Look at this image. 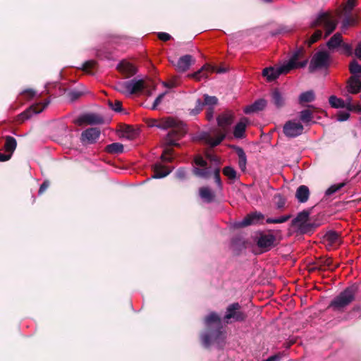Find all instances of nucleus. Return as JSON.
<instances>
[{"instance_id": "7c9ffc66", "label": "nucleus", "mask_w": 361, "mask_h": 361, "mask_svg": "<svg viewBox=\"0 0 361 361\" xmlns=\"http://www.w3.org/2000/svg\"><path fill=\"white\" fill-rule=\"evenodd\" d=\"M343 95L345 97V99L344 100V103L345 104V110H348V111H361V106L360 104H353L352 102V97L348 94H343Z\"/></svg>"}, {"instance_id": "3c124183", "label": "nucleus", "mask_w": 361, "mask_h": 361, "mask_svg": "<svg viewBox=\"0 0 361 361\" xmlns=\"http://www.w3.org/2000/svg\"><path fill=\"white\" fill-rule=\"evenodd\" d=\"M357 0H348L344 7L345 14H350L353 9L356 6Z\"/></svg>"}, {"instance_id": "ea45409f", "label": "nucleus", "mask_w": 361, "mask_h": 361, "mask_svg": "<svg viewBox=\"0 0 361 361\" xmlns=\"http://www.w3.org/2000/svg\"><path fill=\"white\" fill-rule=\"evenodd\" d=\"M224 137H225L224 134L219 135L215 138L208 136L206 139V141L212 147H214V146L219 145L221 143V142L224 139Z\"/></svg>"}, {"instance_id": "cd10ccee", "label": "nucleus", "mask_w": 361, "mask_h": 361, "mask_svg": "<svg viewBox=\"0 0 361 361\" xmlns=\"http://www.w3.org/2000/svg\"><path fill=\"white\" fill-rule=\"evenodd\" d=\"M342 42L343 39L341 35L337 32L334 34L327 42L326 46L329 49H334L335 48L340 47Z\"/></svg>"}, {"instance_id": "4468645a", "label": "nucleus", "mask_w": 361, "mask_h": 361, "mask_svg": "<svg viewBox=\"0 0 361 361\" xmlns=\"http://www.w3.org/2000/svg\"><path fill=\"white\" fill-rule=\"evenodd\" d=\"M302 56L303 50L302 49H298L293 53L288 61L290 62H292L293 65L297 68H304L307 66L308 63V59H305L300 61V59L302 58Z\"/></svg>"}, {"instance_id": "0e129e2a", "label": "nucleus", "mask_w": 361, "mask_h": 361, "mask_svg": "<svg viewBox=\"0 0 361 361\" xmlns=\"http://www.w3.org/2000/svg\"><path fill=\"white\" fill-rule=\"evenodd\" d=\"M158 37L159 39L166 42L171 38V36L169 33L161 32L158 33Z\"/></svg>"}, {"instance_id": "8fccbe9b", "label": "nucleus", "mask_w": 361, "mask_h": 361, "mask_svg": "<svg viewBox=\"0 0 361 361\" xmlns=\"http://www.w3.org/2000/svg\"><path fill=\"white\" fill-rule=\"evenodd\" d=\"M346 16L343 20L342 27L347 28L349 25H355L356 23V20L350 16V14H345Z\"/></svg>"}, {"instance_id": "603ef678", "label": "nucleus", "mask_w": 361, "mask_h": 361, "mask_svg": "<svg viewBox=\"0 0 361 361\" xmlns=\"http://www.w3.org/2000/svg\"><path fill=\"white\" fill-rule=\"evenodd\" d=\"M350 111H348V110L345 111H338L336 114V120L340 122L347 121L350 117Z\"/></svg>"}, {"instance_id": "6e6552de", "label": "nucleus", "mask_w": 361, "mask_h": 361, "mask_svg": "<svg viewBox=\"0 0 361 361\" xmlns=\"http://www.w3.org/2000/svg\"><path fill=\"white\" fill-rule=\"evenodd\" d=\"M49 100H46L44 102L31 106L28 109L20 114V119L23 121L29 119L34 114L41 113L49 105Z\"/></svg>"}, {"instance_id": "a19ab883", "label": "nucleus", "mask_w": 361, "mask_h": 361, "mask_svg": "<svg viewBox=\"0 0 361 361\" xmlns=\"http://www.w3.org/2000/svg\"><path fill=\"white\" fill-rule=\"evenodd\" d=\"M291 216L290 214L281 216L278 218H268L266 220L267 224H281L287 221Z\"/></svg>"}, {"instance_id": "f257e3e1", "label": "nucleus", "mask_w": 361, "mask_h": 361, "mask_svg": "<svg viewBox=\"0 0 361 361\" xmlns=\"http://www.w3.org/2000/svg\"><path fill=\"white\" fill-rule=\"evenodd\" d=\"M204 324L208 330L200 336L203 346L206 348L212 346L222 348L226 344V333L223 329L219 316L211 312L205 317Z\"/></svg>"}, {"instance_id": "6ab92c4d", "label": "nucleus", "mask_w": 361, "mask_h": 361, "mask_svg": "<svg viewBox=\"0 0 361 361\" xmlns=\"http://www.w3.org/2000/svg\"><path fill=\"white\" fill-rule=\"evenodd\" d=\"M361 91V80L360 78L351 76L347 85V92L350 94H356Z\"/></svg>"}, {"instance_id": "9b49d317", "label": "nucleus", "mask_w": 361, "mask_h": 361, "mask_svg": "<svg viewBox=\"0 0 361 361\" xmlns=\"http://www.w3.org/2000/svg\"><path fill=\"white\" fill-rule=\"evenodd\" d=\"M216 72L219 73L226 72L224 68L216 69V67L209 64L203 66L198 71L192 74L191 76L197 80H201L202 78H207L208 77L207 73Z\"/></svg>"}, {"instance_id": "4be33fe9", "label": "nucleus", "mask_w": 361, "mask_h": 361, "mask_svg": "<svg viewBox=\"0 0 361 361\" xmlns=\"http://www.w3.org/2000/svg\"><path fill=\"white\" fill-rule=\"evenodd\" d=\"M310 212L307 211H302L298 214L297 216L293 219L292 224L300 228L305 226V224L308 220Z\"/></svg>"}, {"instance_id": "a211bd4d", "label": "nucleus", "mask_w": 361, "mask_h": 361, "mask_svg": "<svg viewBox=\"0 0 361 361\" xmlns=\"http://www.w3.org/2000/svg\"><path fill=\"white\" fill-rule=\"evenodd\" d=\"M117 69L127 77L132 76L136 73L135 67L128 61H122L117 65Z\"/></svg>"}, {"instance_id": "c85d7f7f", "label": "nucleus", "mask_w": 361, "mask_h": 361, "mask_svg": "<svg viewBox=\"0 0 361 361\" xmlns=\"http://www.w3.org/2000/svg\"><path fill=\"white\" fill-rule=\"evenodd\" d=\"M271 99L277 108L282 107L285 104V99L278 90H274L271 93Z\"/></svg>"}, {"instance_id": "2eb2a0df", "label": "nucleus", "mask_w": 361, "mask_h": 361, "mask_svg": "<svg viewBox=\"0 0 361 361\" xmlns=\"http://www.w3.org/2000/svg\"><path fill=\"white\" fill-rule=\"evenodd\" d=\"M194 61L195 60L191 55L186 54L181 56L175 66L179 72H185L189 69Z\"/></svg>"}, {"instance_id": "b1692460", "label": "nucleus", "mask_w": 361, "mask_h": 361, "mask_svg": "<svg viewBox=\"0 0 361 361\" xmlns=\"http://www.w3.org/2000/svg\"><path fill=\"white\" fill-rule=\"evenodd\" d=\"M199 195L201 199L207 203H210L214 200L215 194L208 187L200 188L199 190Z\"/></svg>"}, {"instance_id": "a18cd8bd", "label": "nucleus", "mask_w": 361, "mask_h": 361, "mask_svg": "<svg viewBox=\"0 0 361 361\" xmlns=\"http://www.w3.org/2000/svg\"><path fill=\"white\" fill-rule=\"evenodd\" d=\"M217 98L214 96L204 95V105H207L209 107H213L217 103Z\"/></svg>"}, {"instance_id": "13d9d810", "label": "nucleus", "mask_w": 361, "mask_h": 361, "mask_svg": "<svg viewBox=\"0 0 361 361\" xmlns=\"http://www.w3.org/2000/svg\"><path fill=\"white\" fill-rule=\"evenodd\" d=\"M111 108L116 112H120L122 110V104L120 101H115L114 103L109 102Z\"/></svg>"}, {"instance_id": "de8ad7c7", "label": "nucleus", "mask_w": 361, "mask_h": 361, "mask_svg": "<svg viewBox=\"0 0 361 361\" xmlns=\"http://www.w3.org/2000/svg\"><path fill=\"white\" fill-rule=\"evenodd\" d=\"M204 106L203 102L200 99H197L196 102V106L194 109H190V114L191 116H195L198 114L202 109Z\"/></svg>"}, {"instance_id": "09e8293b", "label": "nucleus", "mask_w": 361, "mask_h": 361, "mask_svg": "<svg viewBox=\"0 0 361 361\" xmlns=\"http://www.w3.org/2000/svg\"><path fill=\"white\" fill-rule=\"evenodd\" d=\"M204 106L203 102L200 99H197L196 102V106L194 109H190V114L191 116H195L198 114L202 109Z\"/></svg>"}, {"instance_id": "f704fd0d", "label": "nucleus", "mask_w": 361, "mask_h": 361, "mask_svg": "<svg viewBox=\"0 0 361 361\" xmlns=\"http://www.w3.org/2000/svg\"><path fill=\"white\" fill-rule=\"evenodd\" d=\"M349 70L352 74V76L361 78V65H360L357 61H352L349 66Z\"/></svg>"}, {"instance_id": "2f4dec72", "label": "nucleus", "mask_w": 361, "mask_h": 361, "mask_svg": "<svg viewBox=\"0 0 361 361\" xmlns=\"http://www.w3.org/2000/svg\"><path fill=\"white\" fill-rule=\"evenodd\" d=\"M315 99L314 92L312 90H309L301 93L299 96L300 104L313 102Z\"/></svg>"}, {"instance_id": "5fc2aeb1", "label": "nucleus", "mask_w": 361, "mask_h": 361, "mask_svg": "<svg viewBox=\"0 0 361 361\" xmlns=\"http://www.w3.org/2000/svg\"><path fill=\"white\" fill-rule=\"evenodd\" d=\"M82 95V92L78 90H72L68 93V97L71 102H73Z\"/></svg>"}, {"instance_id": "052dcab7", "label": "nucleus", "mask_w": 361, "mask_h": 361, "mask_svg": "<svg viewBox=\"0 0 361 361\" xmlns=\"http://www.w3.org/2000/svg\"><path fill=\"white\" fill-rule=\"evenodd\" d=\"M176 176L178 179L180 180H183L186 178L187 177V174H186V171L184 169H178V171H176Z\"/></svg>"}, {"instance_id": "393cba45", "label": "nucleus", "mask_w": 361, "mask_h": 361, "mask_svg": "<svg viewBox=\"0 0 361 361\" xmlns=\"http://www.w3.org/2000/svg\"><path fill=\"white\" fill-rule=\"evenodd\" d=\"M310 191L306 185H300L298 188L295 192V197L299 202L304 203L308 200Z\"/></svg>"}, {"instance_id": "dca6fc26", "label": "nucleus", "mask_w": 361, "mask_h": 361, "mask_svg": "<svg viewBox=\"0 0 361 361\" xmlns=\"http://www.w3.org/2000/svg\"><path fill=\"white\" fill-rule=\"evenodd\" d=\"M263 214L261 213H253L248 214L243 220L237 223L238 227H244L251 224H256L257 221L263 219Z\"/></svg>"}, {"instance_id": "bb28decb", "label": "nucleus", "mask_w": 361, "mask_h": 361, "mask_svg": "<svg viewBox=\"0 0 361 361\" xmlns=\"http://www.w3.org/2000/svg\"><path fill=\"white\" fill-rule=\"evenodd\" d=\"M74 123L81 128L90 125V114L85 113L80 115L74 120Z\"/></svg>"}, {"instance_id": "4d7b16f0", "label": "nucleus", "mask_w": 361, "mask_h": 361, "mask_svg": "<svg viewBox=\"0 0 361 361\" xmlns=\"http://www.w3.org/2000/svg\"><path fill=\"white\" fill-rule=\"evenodd\" d=\"M101 130L99 128L92 127V142H95L100 136Z\"/></svg>"}, {"instance_id": "0eeeda50", "label": "nucleus", "mask_w": 361, "mask_h": 361, "mask_svg": "<svg viewBox=\"0 0 361 361\" xmlns=\"http://www.w3.org/2000/svg\"><path fill=\"white\" fill-rule=\"evenodd\" d=\"M276 238L271 233L262 234L257 239V244L264 251L271 250L276 243Z\"/></svg>"}, {"instance_id": "20e7f679", "label": "nucleus", "mask_w": 361, "mask_h": 361, "mask_svg": "<svg viewBox=\"0 0 361 361\" xmlns=\"http://www.w3.org/2000/svg\"><path fill=\"white\" fill-rule=\"evenodd\" d=\"M312 27H322L324 31V37L331 35L337 26V20L328 13H320L311 22Z\"/></svg>"}, {"instance_id": "4c0bfd02", "label": "nucleus", "mask_w": 361, "mask_h": 361, "mask_svg": "<svg viewBox=\"0 0 361 361\" xmlns=\"http://www.w3.org/2000/svg\"><path fill=\"white\" fill-rule=\"evenodd\" d=\"M312 118V113L308 109L302 110L300 113V119L305 123H309Z\"/></svg>"}, {"instance_id": "69168bd1", "label": "nucleus", "mask_w": 361, "mask_h": 361, "mask_svg": "<svg viewBox=\"0 0 361 361\" xmlns=\"http://www.w3.org/2000/svg\"><path fill=\"white\" fill-rule=\"evenodd\" d=\"M195 163L200 166H205L207 165V162L202 157H196L195 159Z\"/></svg>"}, {"instance_id": "58836bf2", "label": "nucleus", "mask_w": 361, "mask_h": 361, "mask_svg": "<svg viewBox=\"0 0 361 361\" xmlns=\"http://www.w3.org/2000/svg\"><path fill=\"white\" fill-rule=\"evenodd\" d=\"M80 140V142L84 146H88L90 145V128H87L82 131Z\"/></svg>"}, {"instance_id": "79ce46f5", "label": "nucleus", "mask_w": 361, "mask_h": 361, "mask_svg": "<svg viewBox=\"0 0 361 361\" xmlns=\"http://www.w3.org/2000/svg\"><path fill=\"white\" fill-rule=\"evenodd\" d=\"M344 185L345 183H340L332 185L326 190L325 194L327 196H330L341 190Z\"/></svg>"}, {"instance_id": "bf43d9fd", "label": "nucleus", "mask_w": 361, "mask_h": 361, "mask_svg": "<svg viewBox=\"0 0 361 361\" xmlns=\"http://www.w3.org/2000/svg\"><path fill=\"white\" fill-rule=\"evenodd\" d=\"M165 94H166V92H163V93L159 94V96L155 99V100L152 106V108H151L152 110H155L157 109V106L161 102Z\"/></svg>"}, {"instance_id": "c9c22d12", "label": "nucleus", "mask_w": 361, "mask_h": 361, "mask_svg": "<svg viewBox=\"0 0 361 361\" xmlns=\"http://www.w3.org/2000/svg\"><path fill=\"white\" fill-rule=\"evenodd\" d=\"M279 67V73L281 75L282 74H287L290 71L297 68L293 65L292 62H290L288 60L286 61H284L283 63H281Z\"/></svg>"}, {"instance_id": "ddd939ff", "label": "nucleus", "mask_w": 361, "mask_h": 361, "mask_svg": "<svg viewBox=\"0 0 361 361\" xmlns=\"http://www.w3.org/2000/svg\"><path fill=\"white\" fill-rule=\"evenodd\" d=\"M234 121V114L231 111H226L220 114L217 118V122L219 127L225 129L229 127Z\"/></svg>"}, {"instance_id": "37998d69", "label": "nucleus", "mask_w": 361, "mask_h": 361, "mask_svg": "<svg viewBox=\"0 0 361 361\" xmlns=\"http://www.w3.org/2000/svg\"><path fill=\"white\" fill-rule=\"evenodd\" d=\"M114 88L118 92L128 95L127 81L117 82L115 85Z\"/></svg>"}, {"instance_id": "412c9836", "label": "nucleus", "mask_w": 361, "mask_h": 361, "mask_svg": "<svg viewBox=\"0 0 361 361\" xmlns=\"http://www.w3.org/2000/svg\"><path fill=\"white\" fill-rule=\"evenodd\" d=\"M247 123V118H242L240 121L235 125L233 130V135L235 138L240 139L244 137Z\"/></svg>"}, {"instance_id": "423d86ee", "label": "nucleus", "mask_w": 361, "mask_h": 361, "mask_svg": "<svg viewBox=\"0 0 361 361\" xmlns=\"http://www.w3.org/2000/svg\"><path fill=\"white\" fill-rule=\"evenodd\" d=\"M304 127L302 123L296 120L287 121L283 128L284 135L289 137H296L302 134Z\"/></svg>"}, {"instance_id": "e2e57ef3", "label": "nucleus", "mask_w": 361, "mask_h": 361, "mask_svg": "<svg viewBox=\"0 0 361 361\" xmlns=\"http://www.w3.org/2000/svg\"><path fill=\"white\" fill-rule=\"evenodd\" d=\"M275 198L278 199V200L276 202L277 208L281 209L283 207L286 203L285 199L283 198V197L280 195H276Z\"/></svg>"}, {"instance_id": "5701e85b", "label": "nucleus", "mask_w": 361, "mask_h": 361, "mask_svg": "<svg viewBox=\"0 0 361 361\" xmlns=\"http://www.w3.org/2000/svg\"><path fill=\"white\" fill-rule=\"evenodd\" d=\"M262 75L265 77L269 82H271L281 75L279 67H268L262 71Z\"/></svg>"}, {"instance_id": "f8f14e48", "label": "nucleus", "mask_w": 361, "mask_h": 361, "mask_svg": "<svg viewBox=\"0 0 361 361\" xmlns=\"http://www.w3.org/2000/svg\"><path fill=\"white\" fill-rule=\"evenodd\" d=\"M323 242L328 249H331L341 243V238L337 232L330 231L324 235Z\"/></svg>"}, {"instance_id": "680f3d73", "label": "nucleus", "mask_w": 361, "mask_h": 361, "mask_svg": "<svg viewBox=\"0 0 361 361\" xmlns=\"http://www.w3.org/2000/svg\"><path fill=\"white\" fill-rule=\"evenodd\" d=\"M214 180H215L216 183L217 184L218 187L219 188H222V183H221V180L220 171H219V169H216L214 171Z\"/></svg>"}, {"instance_id": "774afa93", "label": "nucleus", "mask_w": 361, "mask_h": 361, "mask_svg": "<svg viewBox=\"0 0 361 361\" xmlns=\"http://www.w3.org/2000/svg\"><path fill=\"white\" fill-rule=\"evenodd\" d=\"M355 54L358 59H361V42H359L355 48Z\"/></svg>"}, {"instance_id": "e433bc0d", "label": "nucleus", "mask_w": 361, "mask_h": 361, "mask_svg": "<svg viewBox=\"0 0 361 361\" xmlns=\"http://www.w3.org/2000/svg\"><path fill=\"white\" fill-rule=\"evenodd\" d=\"M223 173L231 180H235L238 178L236 171L230 166H226L223 169Z\"/></svg>"}, {"instance_id": "1a4fd4ad", "label": "nucleus", "mask_w": 361, "mask_h": 361, "mask_svg": "<svg viewBox=\"0 0 361 361\" xmlns=\"http://www.w3.org/2000/svg\"><path fill=\"white\" fill-rule=\"evenodd\" d=\"M239 309L240 305L237 302L230 305L227 308L225 319H233L235 321H243L246 315L243 312L239 311Z\"/></svg>"}, {"instance_id": "aec40b11", "label": "nucleus", "mask_w": 361, "mask_h": 361, "mask_svg": "<svg viewBox=\"0 0 361 361\" xmlns=\"http://www.w3.org/2000/svg\"><path fill=\"white\" fill-rule=\"evenodd\" d=\"M267 105V101L264 99H260L255 101L253 104L245 107L244 112L246 114H250L259 111L263 110Z\"/></svg>"}, {"instance_id": "f3484780", "label": "nucleus", "mask_w": 361, "mask_h": 361, "mask_svg": "<svg viewBox=\"0 0 361 361\" xmlns=\"http://www.w3.org/2000/svg\"><path fill=\"white\" fill-rule=\"evenodd\" d=\"M153 172L151 178H161L168 176L171 172V169L166 168L161 163H156L153 166Z\"/></svg>"}, {"instance_id": "338daca9", "label": "nucleus", "mask_w": 361, "mask_h": 361, "mask_svg": "<svg viewBox=\"0 0 361 361\" xmlns=\"http://www.w3.org/2000/svg\"><path fill=\"white\" fill-rule=\"evenodd\" d=\"M49 186V182L47 180L44 181L39 189V194H42L48 188Z\"/></svg>"}, {"instance_id": "864d4df0", "label": "nucleus", "mask_w": 361, "mask_h": 361, "mask_svg": "<svg viewBox=\"0 0 361 361\" xmlns=\"http://www.w3.org/2000/svg\"><path fill=\"white\" fill-rule=\"evenodd\" d=\"M342 49L343 53L348 56H350L353 54V47L350 44L342 43L340 45Z\"/></svg>"}, {"instance_id": "a878e982", "label": "nucleus", "mask_w": 361, "mask_h": 361, "mask_svg": "<svg viewBox=\"0 0 361 361\" xmlns=\"http://www.w3.org/2000/svg\"><path fill=\"white\" fill-rule=\"evenodd\" d=\"M17 147L16 140L10 135L5 137L4 149L6 152L11 154V155L16 150Z\"/></svg>"}, {"instance_id": "f03ea898", "label": "nucleus", "mask_w": 361, "mask_h": 361, "mask_svg": "<svg viewBox=\"0 0 361 361\" xmlns=\"http://www.w3.org/2000/svg\"><path fill=\"white\" fill-rule=\"evenodd\" d=\"M151 126L162 130L172 128V130L168 134L169 142L172 145H176V142L175 140H171L170 137L173 135L181 137L186 132L185 126L182 121L171 117L163 118L160 121L154 120Z\"/></svg>"}, {"instance_id": "473e14b6", "label": "nucleus", "mask_w": 361, "mask_h": 361, "mask_svg": "<svg viewBox=\"0 0 361 361\" xmlns=\"http://www.w3.org/2000/svg\"><path fill=\"white\" fill-rule=\"evenodd\" d=\"M329 102L330 105L335 109H345V104L344 99L338 98L337 97L332 95L329 97Z\"/></svg>"}, {"instance_id": "6e6d98bb", "label": "nucleus", "mask_w": 361, "mask_h": 361, "mask_svg": "<svg viewBox=\"0 0 361 361\" xmlns=\"http://www.w3.org/2000/svg\"><path fill=\"white\" fill-rule=\"evenodd\" d=\"M104 123V118L102 116L96 114H92V126L102 124Z\"/></svg>"}, {"instance_id": "39448f33", "label": "nucleus", "mask_w": 361, "mask_h": 361, "mask_svg": "<svg viewBox=\"0 0 361 361\" xmlns=\"http://www.w3.org/2000/svg\"><path fill=\"white\" fill-rule=\"evenodd\" d=\"M330 64V55L326 51L316 52L310 63L309 71L314 72L318 70L326 69Z\"/></svg>"}, {"instance_id": "9d476101", "label": "nucleus", "mask_w": 361, "mask_h": 361, "mask_svg": "<svg viewBox=\"0 0 361 361\" xmlns=\"http://www.w3.org/2000/svg\"><path fill=\"white\" fill-rule=\"evenodd\" d=\"M147 87V84L142 79L134 78L127 80L128 95H131L137 92L144 90Z\"/></svg>"}, {"instance_id": "c03bdc74", "label": "nucleus", "mask_w": 361, "mask_h": 361, "mask_svg": "<svg viewBox=\"0 0 361 361\" xmlns=\"http://www.w3.org/2000/svg\"><path fill=\"white\" fill-rule=\"evenodd\" d=\"M323 36V31L322 30H317L314 34L310 37V38L308 39V44L309 45H311L312 44L316 42L318 39L322 38Z\"/></svg>"}, {"instance_id": "72a5a7b5", "label": "nucleus", "mask_w": 361, "mask_h": 361, "mask_svg": "<svg viewBox=\"0 0 361 361\" xmlns=\"http://www.w3.org/2000/svg\"><path fill=\"white\" fill-rule=\"evenodd\" d=\"M106 150L111 154H120L123 152V145L119 142H114L107 145Z\"/></svg>"}, {"instance_id": "c756f323", "label": "nucleus", "mask_w": 361, "mask_h": 361, "mask_svg": "<svg viewBox=\"0 0 361 361\" xmlns=\"http://www.w3.org/2000/svg\"><path fill=\"white\" fill-rule=\"evenodd\" d=\"M238 157V166L241 169L242 171H245L246 169L247 165V157L244 152V150L238 147L236 150Z\"/></svg>"}, {"instance_id": "7ed1b4c3", "label": "nucleus", "mask_w": 361, "mask_h": 361, "mask_svg": "<svg viewBox=\"0 0 361 361\" xmlns=\"http://www.w3.org/2000/svg\"><path fill=\"white\" fill-rule=\"evenodd\" d=\"M357 290L354 285L346 288L331 300L329 307L334 311H343L355 300Z\"/></svg>"}, {"instance_id": "49530a36", "label": "nucleus", "mask_w": 361, "mask_h": 361, "mask_svg": "<svg viewBox=\"0 0 361 361\" xmlns=\"http://www.w3.org/2000/svg\"><path fill=\"white\" fill-rule=\"evenodd\" d=\"M193 173L198 177L207 178L210 171L208 169H200L195 167L193 169Z\"/></svg>"}]
</instances>
